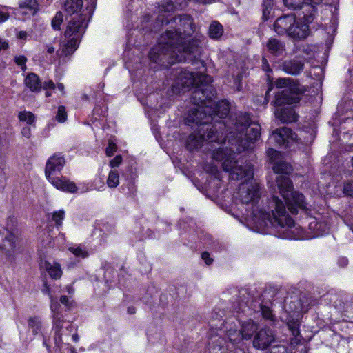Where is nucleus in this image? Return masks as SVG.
I'll return each instance as SVG.
<instances>
[{
  "label": "nucleus",
  "instance_id": "obj_1",
  "mask_svg": "<svg viewBox=\"0 0 353 353\" xmlns=\"http://www.w3.org/2000/svg\"><path fill=\"white\" fill-rule=\"evenodd\" d=\"M157 21L162 24L174 23L176 28L167 30L161 36L159 43L149 52L151 61L158 63L161 67L167 68L176 62H188L194 65V69L200 71L194 73L186 70H181L176 74L173 88L176 92L189 90L199 83H212L210 76L205 74L203 71L205 67L204 62L199 59L201 46L199 39H190L194 32L191 17L188 14L179 15L170 20V14L165 15V12H160Z\"/></svg>",
  "mask_w": 353,
  "mask_h": 353
},
{
  "label": "nucleus",
  "instance_id": "obj_2",
  "mask_svg": "<svg viewBox=\"0 0 353 353\" xmlns=\"http://www.w3.org/2000/svg\"><path fill=\"white\" fill-rule=\"evenodd\" d=\"M243 177L247 181L239 185L236 194L245 210V216L255 225L258 230H263L265 228L272 226L278 228L279 236L283 239H296L299 236V228L294 220L289 216L286 210V205L279 198L274 190L273 194L265 202L259 201L261 196L259 184L253 178Z\"/></svg>",
  "mask_w": 353,
  "mask_h": 353
},
{
  "label": "nucleus",
  "instance_id": "obj_3",
  "mask_svg": "<svg viewBox=\"0 0 353 353\" xmlns=\"http://www.w3.org/2000/svg\"><path fill=\"white\" fill-rule=\"evenodd\" d=\"M226 128L223 130L224 144L221 145L212 154V159L221 162L224 171L230 174V177L236 181L243 177H251L252 165L241 159H236L235 150L239 153L249 148V143L256 141L261 136V126L256 123H250L248 113L239 112L231 115L227 121Z\"/></svg>",
  "mask_w": 353,
  "mask_h": 353
},
{
  "label": "nucleus",
  "instance_id": "obj_4",
  "mask_svg": "<svg viewBox=\"0 0 353 353\" xmlns=\"http://www.w3.org/2000/svg\"><path fill=\"white\" fill-rule=\"evenodd\" d=\"M267 155L272 163L273 170L276 173L281 174L277 176L276 184L277 194L282 196L285 204L292 214H296L299 210H307V203L303 194L293 191V185L290 178L287 176L292 172V166L283 161L281 152L273 148H269Z\"/></svg>",
  "mask_w": 353,
  "mask_h": 353
},
{
  "label": "nucleus",
  "instance_id": "obj_5",
  "mask_svg": "<svg viewBox=\"0 0 353 353\" xmlns=\"http://www.w3.org/2000/svg\"><path fill=\"white\" fill-rule=\"evenodd\" d=\"M211 83H199L195 85V90L192 93V103L196 107L190 109L185 117V123L190 125L191 122H201L206 123L210 122V117L207 115V111L212 103V99L214 96L215 91L210 85Z\"/></svg>",
  "mask_w": 353,
  "mask_h": 353
},
{
  "label": "nucleus",
  "instance_id": "obj_6",
  "mask_svg": "<svg viewBox=\"0 0 353 353\" xmlns=\"http://www.w3.org/2000/svg\"><path fill=\"white\" fill-rule=\"evenodd\" d=\"M199 126L196 132L192 133L187 140V147L190 150L198 149L203 145L205 141L224 142V132L226 123L223 120L214 121V123H203L201 122H191Z\"/></svg>",
  "mask_w": 353,
  "mask_h": 353
},
{
  "label": "nucleus",
  "instance_id": "obj_7",
  "mask_svg": "<svg viewBox=\"0 0 353 353\" xmlns=\"http://www.w3.org/2000/svg\"><path fill=\"white\" fill-rule=\"evenodd\" d=\"M276 88L282 89L276 92L274 103L280 107L285 104L297 103L300 95L305 92L304 87L291 78H279L274 82Z\"/></svg>",
  "mask_w": 353,
  "mask_h": 353
},
{
  "label": "nucleus",
  "instance_id": "obj_8",
  "mask_svg": "<svg viewBox=\"0 0 353 353\" xmlns=\"http://www.w3.org/2000/svg\"><path fill=\"white\" fill-rule=\"evenodd\" d=\"M83 16L74 17L68 22L65 36L69 39L62 47V54L65 56L72 54L78 48L81 39L87 28Z\"/></svg>",
  "mask_w": 353,
  "mask_h": 353
},
{
  "label": "nucleus",
  "instance_id": "obj_9",
  "mask_svg": "<svg viewBox=\"0 0 353 353\" xmlns=\"http://www.w3.org/2000/svg\"><path fill=\"white\" fill-rule=\"evenodd\" d=\"M285 310L289 316L287 319V325L293 336L296 338L300 334L299 319L301 313L304 312V307L301 304V299L290 301L288 307L285 306Z\"/></svg>",
  "mask_w": 353,
  "mask_h": 353
},
{
  "label": "nucleus",
  "instance_id": "obj_10",
  "mask_svg": "<svg viewBox=\"0 0 353 353\" xmlns=\"http://www.w3.org/2000/svg\"><path fill=\"white\" fill-rule=\"evenodd\" d=\"M297 139V135L290 128L283 127L272 132L268 141L270 144L290 147Z\"/></svg>",
  "mask_w": 353,
  "mask_h": 353
},
{
  "label": "nucleus",
  "instance_id": "obj_11",
  "mask_svg": "<svg viewBox=\"0 0 353 353\" xmlns=\"http://www.w3.org/2000/svg\"><path fill=\"white\" fill-rule=\"evenodd\" d=\"M285 6L291 10H301L303 14V19L307 22H312L315 13L316 8L310 5L305 0H283Z\"/></svg>",
  "mask_w": 353,
  "mask_h": 353
},
{
  "label": "nucleus",
  "instance_id": "obj_12",
  "mask_svg": "<svg viewBox=\"0 0 353 353\" xmlns=\"http://www.w3.org/2000/svg\"><path fill=\"white\" fill-rule=\"evenodd\" d=\"M275 340V336L270 328H262L258 331L253 339V346L259 350H265Z\"/></svg>",
  "mask_w": 353,
  "mask_h": 353
},
{
  "label": "nucleus",
  "instance_id": "obj_13",
  "mask_svg": "<svg viewBox=\"0 0 353 353\" xmlns=\"http://www.w3.org/2000/svg\"><path fill=\"white\" fill-rule=\"evenodd\" d=\"M16 247V236L6 228L0 227V250L10 255Z\"/></svg>",
  "mask_w": 353,
  "mask_h": 353
},
{
  "label": "nucleus",
  "instance_id": "obj_14",
  "mask_svg": "<svg viewBox=\"0 0 353 353\" xmlns=\"http://www.w3.org/2000/svg\"><path fill=\"white\" fill-rule=\"evenodd\" d=\"M65 163V160L61 154H55L52 156L46 165L45 174L48 181L55 177V173L60 172Z\"/></svg>",
  "mask_w": 353,
  "mask_h": 353
},
{
  "label": "nucleus",
  "instance_id": "obj_15",
  "mask_svg": "<svg viewBox=\"0 0 353 353\" xmlns=\"http://www.w3.org/2000/svg\"><path fill=\"white\" fill-rule=\"evenodd\" d=\"M295 16L285 14L278 18L274 23V30L279 35L288 34L292 30V26L294 25Z\"/></svg>",
  "mask_w": 353,
  "mask_h": 353
},
{
  "label": "nucleus",
  "instance_id": "obj_16",
  "mask_svg": "<svg viewBox=\"0 0 353 353\" xmlns=\"http://www.w3.org/2000/svg\"><path fill=\"white\" fill-rule=\"evenodd\" d=\"M59 304L57 302L54 301L52 299L51 300L50 308L52 312L53 313V327L56 331V333L59 334V332L62 328H65L66 330H69L72 327V323L69 321H65L63 319V316L59 312Z\"/></svg>",
  "mask_w": 353,
  "mask_h": 353
},
{
  "label": "nucleus",
  "instance_id": "obj_17",
  "mask_svg": "<svg viewBox=\"0 0 353 353\" xmlns=\"http://www.w3.org/2000/svg\"><path fill=\"white\" fill-rule=\"evenodd\" d=\"M304 65V61L296 57L293 59L285 60L280 67L285 73L296 76L303 70Z\"/></svg>",
  "mask_w": 353,
  "mask_h": 353
},
{
  "label": "nucleus",
  "instance_id": "obj_18",
  "mask_svg": "<svg viewBox=\"0 0 353 353\" xmlns=\"http://www.w3.org/2000/svg\"><path fill=\"white\" fill-rule=\"evenodd\" d=\"M230 109V103L226 100L219 101L214 105V107H212V103L207 111V115L210 117V122L214 120L213 116H217L220 119L226 117L229 114Z\"/></svg>",
  "mask_w": 353,
  "mask_h": 353
},
{
  "label": "nucleus",
  "instance_id": "obj_19",
  "mask_svg": "<svg viewBox=\"0 0 353 353\" xmlns=\"http://www.w3.org/2000/svg\"><path fill=\"white\" fill-rule=\"evenodd\" d=\"M48 181L57 189L63 192L74 193L77 190V187L75 183L70 181L65 176H55L48 180Z\"/></svg>",
  "mask_w": 353,
  "mask_h": 353
},
{
  "label": "nucleus",
  "instance_id": "obj_20",
  "mask_svg": "<svg viewBox=\"0 0 353 353\" xmlns=\"http://www.w3.org/2000/svg\"><path fill=\"white\" fill-rule=\"evenodd\" d=\"M303 23L296 21L295 19L294 25L292 26V30L290 32L288 37L297 39H305L310 33L309 23L304 19L303 16L301 17Z\"/></svg>",
  "mask_w": 353,
  "mask_h": 353
},
{
  "label": "nucleus",
  "instance_id": "obj_21",
  "mask_svg": "<svg viewBox=\"0 0 353 353\" xmlns=\"http://www.w3.org/2000/svg\"><path fill=\"white\" fill-rule=\"evenodd\" d=\"M274 114L282 123H292L297 121V115L292 108H277Z\"/></svg>",
  "mask_w": 353,
  "mask_h": 353
},
{
  "label": "nucleus",
  "instance_id": "obj_22",
  "mask_svg": "<svg viewBox=\"0 0 353 353\" xmlns=\"http://www.w3.org/2000/svg\"><path fill=\"white\" fill-rule=\"evenodd\" d=\"M265 47L270 54L276 57L282 55L285 50V43L275 38L269 39Z\"/></svg>",
  "mask_w": 353,
  "mask_h": 353
},
{
  "label": "nucleus",
  "instance_id": "obj_23",
  "mask_svg": "<svg viewBox=\"0 0 353 353\" xmlns=\"http://www.w3.org/2000/svg\"><path fill=\"white\" fill-rule=\"evenodd\" d=\"M83 6L82 0H66L65 3V10L70 14H74L71 19L74 17L78 18L79 16H83L85 17V22H86V16L83 14H79Z\"/></svg>",
  "mask_w": 353,
  "mask_h": 353
},
{
  "label": "nucleus",
  "instance_id": "obj_24",
  "mask_svg": "<svg viewBox=\"0 0 353 353\" xmlns=\"http://www.w3.org/2000/svg\"><path fill=\"white\" fill-rule=\"evenodd\" d=\"M26 86L32 92H39L42 88V83L38 75L35 73H29L24 79Z\"/></svg>",
  "mask_w": 353,
  "mask_h": 353
},
{
  "label": "nucleus",
  "instance_id": "obj_25",
  "mask_svg": "<svg viewBox=\"0 0 353 353\" xmlns=\"http://www.w3.org/2000/svg\"><path fill=\"white\" fill-rule=\"evenodd\" d=\"M42 267L44 268L50 276L54 279H60L62 275V270L59 263L57 262L44 261L42 263Z\"/></svg>",
  "mask_w": 353,
  "mask_h": 353
},
{
  "label": "nucleus",
  "instance_id": "obj_26",
  "mask_svg": "<svg viewBox=\"0 0 353 353\" xmlns=\"http://www.w3.org/2000/svg\"><path fill=\"white\" fill-rule=\"evenodd\" d=\"M229 328L225 327V335L227 338L232 344L239 343L243 339L241 330H237L235 325H229Z\"/></svg>",
  "mask_w": 353,
  "mask_h": 353
},
{
  "label": "nucleus",
  "instance_id": "obj_27",
  "mask_svg": "<svg viewBox=\"0 0 353 353\" xmlns=\"http://www.w3.org/2000/svg\"><path fill=\"white\" fill-rule=\"evenodd\" d=\"M19 8L27 10L29 14L34 15L39 10V4L37 0H22L19 3Z\"/></svg>",
  "mask_w": 353,
  "mask_h": 353
},
{
  "label": "nucleus",
  "instance_id": "obj_28",
  "mask_svg": "<svg viewBox=\"0 0 353 353\" xmlns=\"http://www.w3.org/2000/svg\"><path fill=\"white\" fill-rule=\"evenodd\" d=\"M256 330L257 325L252 321H248L244 323L242 325L241 329L240 330L243 339L249 340L252 338L253 334L256 332Z\"/></svg>",
  "mask_w": 353,
  "mask_h": 353
},
{
  "label": "nucleus",
  "instance_id": "obj_29",
  "mask_svg": "<svg viewBox=\"0 0 353 353\" xmlns=\"http://www.w3.org/2000/svg\"><path fill=\"white\" fill-rule=\"evenodd\" d=\"M223 339L221 338L210 339L209 342V353H224L225 348L223 345Z\"/></svg>",
  "mask_w": 353,
  "mask_h": 353
},
{
  "label": "nucleus",
  "instance_id": "obj_30",
  "mask_svg": "<svg viewBox=\"0 0 353 353\" xmlns=\"http://www.w3.org/2000/svg\"><path fill=\"white\" fill-rule=\"evenodd\" d=\"M65 216V212L63 210H59L54 211L53 212L48 214V217L54 222L55 226L57 229H60L63 225V221Z\"/></svg>",
  "mask_w": 353,
  "mask_h": 353
},
{
  "label": "nucleus",
  "instance_id": "obj_31",
  "mask_svg": "<svg viewBox=\"0 0 353 353\" xmlns=\"http://www.w3.org/2000/svg\"><path fill=\"white\" fill-rule=\"evenodd\" d=\"M223 28L217 21L212 22L209 27V36L210 38L217 39L223 35Z\"/></svg>",
  "mask_w": 353,
  "mask_h": 353
},
{
  "label": "nucleus",
  "instance_id": "obj_32",
  "mask_svg": "<svg viewBox=\"0 0 353 353\" xmlns=\"http://www.w3.org/2000/svg\"><path fill=\"white\" fill-rule=\"evenodd\" d=\"M74 329V326L72 324V327L69 330H66L65 328H62L59 332V334L56 333V331L53 329L54 332V347L59 348L61 343H62V336H69L70 334L72 333V330Z\"/></svg>",
  "mask_w": 353,
  "mask_h": 353
},
{
  "label": "nucleus",
  "instance_id": "obj_33",
  "mask_svg": "<svg viewBox=\"0 0 353 353\" xmlns=\"http://www.w3.org/2000/svg\"><path fill=\"white\" fill-rule=\"evenodd\" d=\"M68 250L76 257L80 259H85L89 255L87 249L81 245L70 246Z\"/></svg>",
  "mask_w": 353,
  "mask_h": 353
},
{
  "label": "nucleus",
  "instance_id": "obj_34",
  "mask_svg": "<svg viewBox=\"0 0 353 353\" xmlns=\"http://www.w3.org/2000/svg\"><path fill=\"white\" fill-rule=\"evenodd\" d=\"M260 310L263 318L265 320L270 321L272 323H275L276 317L273 313L272 310L270 306L261 304Z\"/></svg>",
  "mask_w": 353,
  "mask_h": 353
},
{
  "label": "nucleus",
  "instance_id": "obj_35",
  "mask_svg": "<svg viewBox=\"0 0 353 353\" xmlns=\"http://www.w3.org/2000/svg\"><path fill=\"white\" fill-rule=\"evenodd\" d=\"M106 183L108 186L110 188H114L118 186L119 184V176L117 170H110Z\"/></svg>",
  "mask_w": 353,
  "mask_h": 353
},
{
  "label": "nucleus",
  "instance_id": "obj_36",
  "mask_svg": "<svg viewBox=\"0 0 353 353\" xmlns=\"http://www.w3.org/2000/svg\"><path fill=\"white\" fill-rule=\"evenodd\" d=\"M310 228H314L316 230V236H323L325 234L327 233L329 231V228L327 227V225L321 222H312L310 223Z\"/></svg>",
  "mask_w": 353,
  "mask_h": 353
},
{
  "label": "nucleus",
  "instance_id": "obj_37",
  "mask_svg": "<svg viewBox=\"0 0 353 353\" xmlns=\"http://www.w3.org/2000/svg\"><path fill=\"white\" fill-rule=\"evenodd\" d=\"M314 47L310 46H303L301 48L302 54L299 55V57L302 60H310L313 59L315 55V52L314 50Z\"/></svg>",
  "mask_w": 353,
  "mask_h": 353
},
{
  "label": "nucleus",
  "instance_id": "obj_38",
  "mask_svg": "<svg viewBox=\"0 0 353 353\" xmlns=\"http://www.w3.org/2000/svg\"><path fill=\"white\" fill-rule=\"evenodd\" d=\"M63 21V14L61 12H57L52 18L51 25L54 30H60L61 25Z\"/></svg>",
  "mask_w": 353,
  "mask_h": 353
},
{
  "label": "nucleus",
  "instance_id": "obj_39",
  "mask_svg": "<svg viewBox=\"0 0 353 353\" xmlns=\"http://www.w3.org/2000/svg\"><path fill=\"white\" fill-rule=\"evenodd\" d=\"M21 121L26 122L28 125H32L34 122V115L30 112L23 111L19 113L18 116Z\"/></svg>",
  "mask_w": 353,
  "mask_h": 353
},
{
  "label": "nucleus",
  "instance_id": "obj_40",
  "mask_svg": "<svg viewBox=\"0 0 353 353\" xmlns=\"http://www.w3.org/2000/svg\"><path fill=\"white\" fill-rule=\"evenodd\" d=\"M28 326L32 329V332L37 334L41 330V321L37 317H31L28 320Z\"/></svg>",
  "mask_w": 353,
  "mask_h": 353
},
{
  "label": "nucleus",
  "instance_id": "obj_41",
  "mask_svg": "<svg viewBox=\"0 0 353 353\" xmlns=\"http://www.w3.org/2000/svg\"><path fill=\"white\" fill-rule=\"evenodd\" d=\"M273 2L272 0H265L263 3V17L265 20L269 18L272 8Z\"/></svg>",
  "mask_w": 353,
  "mask_h": 353
},
{
  "label": "nucleus",
  "instance_id": "obj_42",
  "mask_svg": "<svg viewBox=\"0 0 353 353\" xmlns=\"http://www.w3.org/2000/svg\"><path fill=\"white\" fill-rule=\"evenodd\" d=\"M204 170L209 174H212L216 179H219L220 177V172L218 170L216 165L207 163L204 166Z\"/></svg>",
  "mask_w": 353,
  "mask_h": 353
},
{
  "label": "nucleus",
  "instance_id": "obj_43",
  "mask_svg": "<svg viewBox=\"0 0 353 353\" xmlns=\"http://www.w3.org/2000/svg\"><path fill=\"white\" fill-rule=\"evenodd\" d=\"M56 119L60 123H63L66 121L67 112L64 106L61 105L58 108L57 113L56 114Z\"/></svg>",
  "mask_w": 353,
  "mask_h": 353
},
{
  "label": "nucleus",
  "instance_id": "obj_44",
  "mask_svg": "<svg viewBox=\"0 0 353 353\" xmlns=\"http://www.w3.org/2000/svg\"><path fill=\"white\" fill-rule=\"evenodd\" d=\"M14 60L16 64L21 67L23 71H24L26 69V63L27 61V58L25 56H16Z\"/></svg>",
  "mask_w": 353,
  "mask_h": 353
},
{
  "label": "nucleus",
  "instance_id": "obj_45",
  "mask_svg": "<svg viewBox=\"0 0 353 353\" xmlns=\"http://www.w3.org/2000/svg\"><path fill=\"white\" fill-rule=\"evenodd\" d=\"M243 77V74L241 72H238L236 76L233 75L234 79V88L239 91L241 89V81Z\"/></svg>",
  "mask_w": 353,
  "mask_h": 353
},
{
  "label": "nucleus",
  "instance_id": "obj_46",
  "mask_svg": "<svg viewBox=\"0 0 353 353\" xmlns=\"http://www.w3.org/2000/svg\"><path fill=\"white\" fill-rule=\"evenodd\" d=\"M270 353H289L285 345H274L271 347Z\"/></svg>",
  "mask_w": 353,
  "mask_h": 353
},
{
  "label": "nucleus",
  "instance_id": "obj_47",
  "mask_svg": "<svg viewBox=\"0 0 353 353\" xmlns=\"http://www.w3.org/2000/svg\"><path fill=\"white\" fill-rule=\"evenodd\" d=\"M352 165H353V157L352 159ZM343 190H344V193L345 194L350 196H353V181L346 183L344 185Z\"/></svg>",
  "mask_w": 353,
  "mask_h": 353
},
{
  "label": "nucleus",
  "instance_id": "obj_48",
  "mask_svg": "<svg viewBox=\"0 0 353 353\" xmlns=\"http://www.w3.org/2000/svg\"><path fill=\"white\" fill-rule=\"evenodd\" d=\"M117 149V145L112 141H109L108 146L107 147V148L105 150V153H106L107 156L110 157V156L113 155V154L116 152Z\"/></svg>",
  "mask_w": 353,
  "mask_h": 353
},
{
  "label": "nucleus",
  "instance_id": "obj_49",
  "mask_svg": "<svg viewBox=\"0 0 353 353\" xmlns=\"http://www.w3.org/2000/svg\"><path fill=\"white\" fill-rule=\"evenodd\" d=\"M121 161H122L121 156V155H117V156H116L114 159H112L110 161V165L112 168H117V167L119 166V165L121 164Z\"/></svg>",
  "mask_w": 353,
  "mask_h": 353
},
{
  "label": "nucleus",
  "instance_id": "obj_50",
  "mask_svg": "<svg viewBox=\"0 0 353 353\" xmlns=\"http://www.w3.org/2000/svg\"><path fill=\"white\" fill-rule=\"evenodd\" d=\"M201 258L208 265L212 264L213 262V259L210 257V254L208 252H203Z\"/></svg>",
  "mask_w": 353,
  "mask_h": 353
},
{
  "label": "nucleus",
  "instance_id": "obj_51",
  "mask_svg": "<svg viewBox=\"0 0 353 353\" xmlns=\"http://www.w3.org/2000/svg\"><path fill=\"white\" fill-rule=\"evenodd\" d=\"M9 46V43L7 39L0 38V52L8 50Z\"/></svg>",
  "mask_w": 353,
  "mask_h": 353
},
{
  "label": "nucleus",
  "instance_id": "obj_52",
  "mask_svg": "<svg viewBox=\"0 0 353 353\" xmlns=\"http://www.w3.org/2000/svg\"><path fill=\"white\" fill-rule=\"evenodd\" d=\"M55 87H56L55 84L52 81H48L44 82L42 84V88L44 90H48V89L54 90V89H55Z\"/></svg>",
  "mask_w": 353,
  "mask_h": 353
},
{
  "label": "nucleus",
  "instance_id": "obj_53",
  "mask_svg": "<svg viewBox=\"0 0 353 353\" xmlns=\"http://www.w3.org/2000/svg\"><path fill=\"white\" fill-rule=\"evenodd\" d=\"M21 134L23 137L26 138H30L31 135V129L29 126H26L22 128Z\"/></svg>",
  "mask_w": 353,
  "mask_h": 353
},
{
  "label": "nucleus",
  "instance_id": "obj_54",
  "mask_svg": "<svg viewBox=\"0 0 353 353\" xmlns=\"http://www.w3.org/2000/svg\"><path fill=\"white\" fill-rule=\"evenodd\" d=\"M9 19V14L0 10V23H3Z\"/></svg>",
  "mask_w": 353,
  "mask_h": 353
},
{
  "label": "nucleus",
  "instance_id": "obj_55",
  "mask_svg": "<svg viewBox=\"0 0 353 353\" xmlns=\"http://www.w3.org/2000/svg\"><path fill=\"white\" fill-rule=\"evenodd\" d=\"M262 63H263L262 68H263V70H265L266 72H272V70L270 69V65L268 63V61L266 60L265 58H263Z\"/></svg>",
  "mask_w": 353,
  "mask_h": 353
},
{
  "label": "nucleus",
  "instance_id": "obj_56",
  "mask_svg": "<svg viewBox=\"0 0 353 353\" xmlns=\"http://www.w3.org/2000/svg\"><path fill=\"white\" fill-rule=\"evenodd\" d=\"M60 302L63 305H65L67 307H70V302L69 301V299L68 298V296H66L65 295H63V296H61Z\"/></svg>",
  "mask_w": 353,
  "mask_h": 353
},
{
  "label": "nucleus",
  "instance_id": "obj_57",
  "mask_svg": "<svg viewBox=\"0 0 353 353\" xmlns=\"http://www.w3.org/2000/svg\"><path fill=\"white\" fill-rule=\"evenodd\" d=\"M338 263L340 266L345 267L348 263V260L345 257H341L339 259Z\"/></svg>",
  "mask_w": 353,
  "mask_h": 353
},
{
  "label": "nucleus",
  "instance_id": "obj_58",
  "mask_svg": "<svg viewBox=\"0 0 353 353\" xmlns=\"http://www.w3.org/2000/svg\"><path fill=\"white\" fill-rule=\"evenodd\" d=\"M17 37L19 39L25 40L28 37V34L26 31H19L17 33Z\"/></svg>",
  "mask_w": 353,
  "mask_h": 353
},
{
  "label": "nucleus",
  "instance_id": "obj_59",
  "mask_svg": "<svg viewBox=\"0 0 353 353\" xmlns=\"http://www.w3.org/2000/svg\"><path fill=\"white\" fill-rule=\"evenodd\" d=\"M42 292L44 293V294H50V288L48 287V285H47L46 283H45L43 284V288L42 289Z\"/></svg>",
  "mask_w": 353,
  "mask_h": 353
},
{
  "label": "nucleus",
  "instance_id": "obj_60",
  "mask_svg": "<svg viewBox=\"0 0 353 353\" xmlns=\"http://www.w3.org/2000/svg\"><path fill=\"white\" fill-rule=\"evenodd\" d=\"M305 1L310 3V5L313 6L312 4L318 5L321 3L322 0H305Z\"/></svg>",
  "mask_w": 353,
  "mask_h": 353
},
{
  "label": "nucleus",
  "instance_id": "obj_61",
  "mask_svg": "<svg viewBox=\"0 0 353 353\" xmlns=\"http://www.w3.org/2000/svg\"><path fill=\"white\" fill-rule=\"evenodd\" d=\"M57 88H58L59 90H60L63 93V94H64V88H65V87H64L63 84L58 83L57 84Z\"/></svg>",
  "mask_w": 353,
  "mask_h": 353
},
{
  "label": "nucleus",
  "instance_id": "obj_62",
  "mask_svg": "<svg viewBox=\"0 0 353 353\" xmlns=\"http://www.w3.org/2000/svg\"><path fill=\"white\" fill-rule=\"evenodd\" d=\"M55 49L52 46H47V52L49 54H52L54 52Z\"/></svg>",
  "mask_w": 353,
  "mask_h": 353
},
{
  "label": "nucleus",
  "instance_id": "obj_63",
  "mask_svg": "<svg viewBox=\"0 0 353 353\" xmlns=\"http://www.w3.org/2000/svg\"><path fill=\"white\" fill-rule=\"evenodd\" d=\"M72 337L74 342H77L79 341V337L77 333L72 334Z\"/></svg>",
  "mask_w": 353,
  "mask_h": 353
},
{
  "label": "nucleus",
  "instance_id": "obj_64",
  "mask_svg": "<svg viewBox=\"0 0 353 353\" xmlns=\"http://www.w3.org/2000/svg\"><path fill=\"white\" fill-rule=\"evenodd\" d=\"M67 291L68 292V293L71 294L73 293L74 289L72 286L69 285L67 287Z\"/></svg>",
  "mask_w": 353,
  "mask_h": 353
}]
</instances>
